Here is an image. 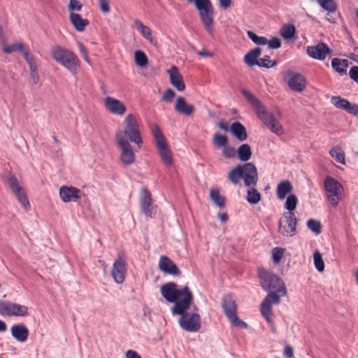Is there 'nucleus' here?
<instances>
[{"mask_svg": "<svg viewBox=\"0 0 358 358\" xmlns=\"http://www.w3.org/2000/svg\"><path fill=\"white\" fill-rule=\"evenodd\" d=\"M152 134L155 140L156 146L159 150L162 162L166 166H171L173 164L171 152L161 129L157 125L155 124L152 127Z\"/></svg>", "mask_w": 358, "mask_h": 358, "instance_id": "8", "label": "nucleus"}, {"mask_svg": "<svg viewBox=\"0 0 358 358\" xmlns=\"http://www.w3.org/2000/svg\"><path fill=\"white\" fill-rule=\"evenodd\" d=\"M175 96H176V94H175L174 91L171 89H168L164 92L162 99L164 101L169 102V101H172V99L174 98Z\"/></svg>", "mask_w": 358, "mask_h": 358, "instance_id": "51", "label": "nucleus"}, {"mask_svg": "<svg viewBox=\"0 0 358 358\" xmlns=\"http://www.w3.org/2000/svg\"><path fill=\"white\" fill-rule=\"evenodd\" d=\"M266 44L270 49H278L281 47V41L277 37H272L270 40H268Z\"/></svg>", "mask_w": 358, "mask_h": 358, "instance_id": "47", "label": "nucleus"}, {"mask_svg": "<svg viewBox=\"0 0 358 358\" xmlns=\"http://www.w3.org/2000/svg\"><path fill=\"white\" fill-rule=\"evenodd\" d=\"M217 126L220 129L224 131H227L229 130V124L225 121L218 122Z\"/></svg>", "mask_w": 358, "mask_h": 358, "instance_id": "58", "label": "nucleus"}, {"mask_svg": "<svg viewBox=\"0 0 358 358\" xmlns=\"http://www.w3.org/2000/svg\"><path fill=\"white\" fill-rule=\"evenodd\" d=\"M296 218L293 212H285L279 221V232L285 236H292L296 234Z\"/></svg>", "mask_w": 358, "mask_h": 358, "instance_id": "13", "label": "nucleus"}, {"mask_svg": "<svg viewBox=\"0 0 358 358\" xmlns=\"http://www.w3.org/2000/svg\"><path fill=\"white\" fill-rule=\"evenodd\" d=\"M277 62L275 60H271L270 57L268 55L264 56V57L259 59L258 66L264 68H271L275 66Z\"/></svg>", "mask_w": 358, "mask_h": 358, "instance_id": "42", "label": "nucleus"}, {"mask_svg": "<svg viewBox=\"0 0 358 358\" xmlns=\"http://www.w3.org/2000/svg\"><path fill=\"white\" fill-rule=\"evenodd\" d=\"M319 6L327 12L326 20L331 23H335L336 19L333 17V15L336 13L338 6L334 0H317Z\"/></svg>", "mask_w": 358, "mask_h": 358, "instance_id": "22", "label": "nucleus"}, {"mask_svg": "<svg viewBox=\"0 0 358 358\" xmlns=\"http://www.w3.org/2000/svg\"><path fill=\"white\" fill-rule=\"evenodd\" d=\"M70 21L78 31H83L89 24L87 19H83L80 15L75 13L70 14Z\"/></svg>", "mask_w": 358, "mask_h": 358, "instance_id": "30", "label": "nucleus"}, {"mask_svg": "<svg viewBox=\"0 0 358 358\" xmlns=\"http://www.w3.org/2000/svg\"><path fill=\"white\" fill-rule=\"evenodd\" d=\"M297 202L298 199L295 195H289L285 203V208L288 210L287 212H293L296 207Z\"/></svg>", "mask_w": 358, "mask_h": 358, "instance_id": "41", "label": "nucleus"}, {"mask_svg": "<svg viewBox=\"0 0 358 358\" xmlns=\"http://www.w3.org/2000/svg\"><path fill=\"white\" fill-rule=\"evenodd\" d=\"M0 315L8 317H26L29 315L27 306L9 301H0Z\"/></svg>", "mask_w": 358, "mask_h": 358, "instance_id": "12", "label": "nucleus"}, {"mask_svg": "<svg viewBox=\"0 0 358 358\" xmlns=\"http://www.w3.org/2000/svg\"><path fill=\"white\" fill-rule=\"evenodd\" d=\"M126 357L127 358H141L140 357V355H138V354L136 352L131 350H129L126 352Z\"/></svg>", "mask_w": 358, "mask_h": 358, "instance_id": "57", "label": "nucleus"}, {"mask_svg": "<svg viewBox=\"0 0 358 358\" xmlns=\"http://www.w3.org/2000/svg\"><path fill=\"white\" fill-rule=\"evenodd\" d=\"M210 197L212 201L220 208H223L225 206V199L220 194L217 189H212L210 192Z\"/></svg>", "mask_w": 358, "mask_h": 358, "instance_id": "37", "label": "nucleus"}, {"mask_svg": "<svg viewBox=\"0 0 358 358\" xmlns=\"http://www.w3.org/2000/svg\"><path fill=\"white\" fill-rule=\"evenodd\" d=\"M3 44V52L6 54H10L12 52L20 51L24 56V52L29 51L24 45L21 42L15 43L10 45H6L5 42H2Z\"/></svg>", "mask_w": 358, "mask_h": 358, "instance_id": "32", "label": "nucleus"}, {"mask_svg": "<svg viewBox=\"0 0 358 358\" xmlns=\"http://www.w3.org/2000/svg\"><path fill=\"white\" fill-rule=\"evenodd\" d=\"M80 190L74 187L62 186L59 188V196L65 202L76 201L80 198Z\"/></svg>", "mask_w": 358, "mask_h": 358, "instance_id": "21", "label": "nucleus"}, {"mask_svg": "<svg viewBox=\"0 0 358 358\" xmlns=\"http://www.w3.org/2000/svg\"><path fill=\"white\" fill-rule=\"evenodd\" d=\"M247 34L248 38L257 45H264L268 43V39L265 36H259L252 31H248Z\"/></svg>", "mask_w": 358, "mask_h": 358, "instance_id": "40", "label": "nucleus"}, {"mask_svg": "<svg viewBox=\"0 0 358 358\" xmlns=\"http://www.w3.org/2000/svg\"><path fill=\"white\" fill-rule=\"evenodd\" d=\"M251 189L248 190L247 201L252 204L257 203L261 199L260 193L255 189V187H250Z\"/></svg>", "mask_w": 358, "mask_h": 358, "instance_id": "38", "label": "nucleus"}, {"mask_svg": "<svg viewBox=\"0 0 358 358\" xmlns=\"http://www.w3.org/2000/svg\"><path fill=\"white\" fill-rule=\"evenodd\" d=\"M349 62L345 59L334 58L331 60V67L339 75L344 76L347 74V68L348 67Z\"/></svg>", "mask_w": 358, "mask_h": 358, "instance_id": "27", "label": "nucleus"}, {"mask_svg": "<svg viewBox=\"0 0 358 358\" xmlns=\"http://www.w3.org/2000/svg\"><path fill=\"white\" fill-rule=\"evenodd\" d=\"M78 48L80 53L81 54L82 57H83L84 60L87 62L88 64L90 63V59L88 56V51L85 46L81 42L78 43Z\"/></svg>", "mask_w": 358, "mask_h": 358, "instance_id": "48", "label": "nucleus"}, {"mask_svg": "<svg viewBox=\"0 0 358 358\" xmlns=\"http://www.w3.org/2000/svg\"><path fill=\"white\" fill-rule=\"evenodd\" d=\"M222 308L225 315L233 325L241 328L247 327V324L239 320L237 316L236 303L231 295L228 294L223 296L222 299Z\"/></svg>", "mask_w": 358, "mask_h": 358, "instance_id": "10", "label": "nucleus"}, {"mask_svg": "<svg viewBox=\"0 0 358 358\" xmlns=\"http://www.w3.org/2000/svg\"><path fill=\"white\" fill-rule=\"evenodd\" d=\"M350 78L358 85V66H352L349 71Z\"/></svg>", "mask_w": 358, "mask_h": 358, "instance_id": "53", "label": "nucleus"}, {"mask_svg": "<svg viewBox=\"0 0 358 358\" xmlns=\"http://www.w3.org/2000/svg\"><path fill=\"white\" fill-rule=\"evenodd\" d=\"M285 249L282 248H274L272 250V259L275 264H279L283 257Z\"/></svg>", "mask_w": 358, "mask_h": 358, "instance_id": "44", "label": "nucleus"}, {"mask_svg": "<svg viewBox=\"0 0 358 358\" xmlns=\"http://www.w3.org/2000/svg\"><path fill=\"white\" fill-rule=\"evenodd\" d=\"M7 182L19 202H20L25 210H29L30 208V204L27 196L24 189L20 186L17 178L14 176H10L8 178Z\"/></svg>", "mask_w": 358, "mask_h": 358, "instance_id": "16", "label": "nucleus"}, {"mask_svg": "<svg viewBox=\"0 0 358 358\" xmlns=\"http://www.w3.org/2000/svg\"><path fill=\"white\" fill-rule=\"evenodd\" d=\"M134 60L137 66L143 67L148 63L146 55L141 50H137L134 52Z\"/></svg>", "mask_w": 358, "mask_h": 358, "instance_id": "39", "label": "nucleus"}, {"mask_svg": "<svg viewBox=\"0 0 358 358\" xmlns=\"http://www.w3.org/2000/svg\"><path fill=\"white\" fill-rule=\"evenodd\" d=\"M213 143L217 147H225L228 143V139L224 135L215 134L213 138Z\"/></svg>", "mask_w": 358, "mask_h": 358, "instance_id": "43", "label": "nucleus"}, {"mask_svg": "<svg viewBox=\"0 0 358 358\" xmlns=\"http://www.w3.org/2000/svg\"><path fill=\"white\" fill-rule=\"evenodd\" d=\"M241 94L255 109L258 117L272 132L278 136H280L283 134V129L280 123L275 118L271 113L267 110L266 108L252 92L243 89L241 90Z\"/></svg>", "mask_w": 358, "mask_h": 358, "instance_id": "3", "label": "nucleus"}, {"mask_svg": "<svg viewBox=\"0 0 358 358\" xmlns=\"http://www.w3.org/2000/svg\"><path fill=\"white\" fill-rule=\"evenodd\" d=\"M308 228L313 231V219H310L307 222Z\"/></svg>", "mask_w": 358, "mask_h": 358, "instance_id": "64", "label": "nucleus"}, {"mask_svg": "<svg viewBox=\"0 0 358 358\" xmlns=\"http://www.w3.org/2000/svg\"><path fill=\"white\" fill-rule=\"evenodd\" d=\"M174 109L178 113L187 116L191 115L195 110V107L186 102L185 98L179 96L177 98Z\"/></svg>", "mask_w": 358, "mask_h": 358, "instance_id": "25", "label": "nucleus"}, {"mask_svg": "<svg viewBox=\"0 0 358 358\" xmlns=\"http://www.w3.org/2000/svg\"><path fill=\"white\" fill-rule=\"evenodd\" d=\"M127 273V261L123 255H119L114 261L111 269V275L117 284H122Z\"/></svg>", "mask_w": 358, "mask_h": 358, "instance_id": "15", "label": "nucleus"}, {"mask_svg": "<svg viewBox=\"0 0 358 358\" xmlns=\"http://www.w3.org/2000/svg\"><path fill=\"white\" fill-rule=\"evenodd\" d=\"M227 178L234 185L238 184L242 178L245 186L256 187L258 182V172L253 164L246 163L231 169L228 173Z\"/></svg>", "mask_w": 358, "mask_h": 358, "instance_id": "4", "label": "nucleus"}, {"mask_svg": "<svg viewBox=\"0 0 358 358\" xmlns=\"http://www.w3.org/2000/svg\"><path fill=\"white\" fill-rule=\"evenodd\" d=\"M30 76H31V78L32 79V81L34 84H37L39 82V76L38 73V71H31Z\"/></svg>", "mask_w": 358, "mask_h": 358, "instance_id": "56", "label": "nucleus"}, {"mask_svg": "<svg viewBox=\"0 0 358 358\" xmlns=\"http://www.w3.org/2000/svg\"><path fill=\"white\" fill-rule=\"evenodd\" d=\"M99 8L103 13H108L110 12V0H98Z\"/></svg>", "mask_w": 358, "mask_h": 358, "instance_id": "49", "label": "nucleus"}, {"mask_svg": "<svg viewBox=\"0 0 358 358\" xmlns=\"http://www.w3.org/2000/svg\"><path fill=\"white\" fill-rule=\"evenodd\" d=\"M295 32V27L289 24H284L280 29V34L286 40L292 38Z\"/></svg>", "mask_w": 358, "mask_h": 358, "instance_id": "36", "label": "nucleus"}, {"mask_svg": "<svg viewBox=\"0 0 358 358\" xmlns=\"http://www.w3.org/2000/svg\"><path fill=\"white\" fill-rule=\"evenodd\" d=\"M7 329L6 324L0 320V332H4Z\"/></svg>", "mask_w": 358, "mask_h": 358, "instance_id": "61", "label": "nucleus"}, {"mask_svg": "<svg viewBox=\"0 0 358 358\" xmlns=\"http://www.w3.org/2000/svg\"><path fill=\"white\" fill-rule=\"evenodd\" d=\"M12 336L20 343L25 342L29 336L28 329L22 324H14L10 328Z\"/></svg>", "mask_w": 358, "mask_h": 358, "instance_id": "24", "label": "nucleus"}, {"mask_svg": "<svg viewBox=\"0 0 358 358\" xmlns=\"http://www.w3.org/2000/svg\"><path fill=\"white\" fill-rule=\"evenodd\" d=\"M24 58L29 65L30 72L38 71V67L34 61V59L29 51H26L24 52Z\"/></svg>", "mask_w": 358, "mask_h": 358, "instance_id": "45", "label": "nucleus"}, {"mask_svg": "<svg viewBox=\"0 0 358 358\" xmlns=\"http://www.w3.org/2000/svg\"><path fill=\"white\" fill-rule=\"evenodd\" d=\"M262 53V50L259 48H256L248 52L244 57V62L249 66L254 65L258 66V57Z\"/></svg>", "mask_w": 358, "mask_h": 358, "instance_id": "31", "label": "nucleus"}, {"mask_svg": "<svg viewBox=\"0 0 358 358\" xmlns=\"http://www.w3.org/2000/svg\"><path fill=\"white\" fill-rule=\"evenodd\" d=\"M308 55L313 58V46H308L307 48Z\"/></svg>", "mask_w": 358, "mask_h": 358, "instance_id": "63", "label": "nucleus"}, {"mask_svg": "<svg viewBox=\"0 0 358 358\" xmlns=\"http://www.w3.org/2000/svg\"><path fill=\"white\" fill-rule=\"evenodd\" d=\"M315 268L320 272L324 270V263L318 251H315Z\"/></svg>", "mask_w": 358, "mask_h": 358, "instance_id": "46", "label": "nucleus"}, {"mask_svg": "<svg viewBox=\"0 0 358 358\" xmlns=\"http://www.w3.org/2000/svg\"><path fill=\"white\" fill-rule=\"evenodd\" d=\"M218 216L222 222H226L228 220V215L227 213L219 214Z\"/></svg>", "mask_w": 358, "mask_h": 358, "instance_id": "62", "label": "nucleus"}, {"mask_svg": "<svg viewBox=\"0 0 358 358\" xmlns=\"http://www.w3.org/2000/svg\"><path fill=\"white\" fill-rule=\"evenodd\" d=\"M158 266L160 271L169 275L178 276L181 273L176 264L166 256L160 257Z\"/></svg>", "mask_w": 358, "mask_h": 358, "instance_id": "20", "label": "nucleus"}, {"mask_svg": "<svg viewBox=\"0 0 358 358\" xmlns=\"http://www.w3.org/2000/svg\"><path fill=\"white\" fill-rule=\"evenodd\" d=\"M324 188L328 202L336 207L343 198V187L341 184L334 178L327 176L324 180Z\"/></svg>", "mask_w": 358, "mask_h": 358, "instance_id": "9", "label": "nucleus"}, {"mask_svg": "<svg viewBox=\"0 0 358 358\" xmlns=\"http://www.w3.org/2000/svg\"><path fill=\"white\" fill-rule=\"evenodd\" d=\"M104 105L110 113L120 116L124 115L127 110L122 101L111 96L105 98Z\"/></svg>", "mask_w": 358, "mask_h": 358, "instance_id": "19", "label": "nucleus"}, {"mask_svg": "<svg viewBox=\"0 0 358 358\" xmlns=\"http://www.w3.org/2000/svg\"><path fill=\"white\" fill-rule=\"evenodd\" d=\"M220 6L223 9L229 8L231 5V0H218Z\"/></svg>", "mask_w": 358, "mask_h": 358, "instance_id": "55", "label": "nucleus"}, {"mask_svg": "<svg viewBox=\"0 0 358 358\" xmlns=\"http://www.w3.org/2000/svg\"><path fill=\"white\" fill-rule=\"evenodd\" d=\"M230 130L236 138L240 141H243L247 139L248 135L245 127L238 122H235L231 124Z\"/></svg>", "mask_w": 358, "mask_h": 358, "instance_id": "28", "label": "nucleus"}, {"mask_svg": "<svg viewBox=\"0 0 358 358\" xmlns=\"http://www.w3.org/2000/svg\"><path fill=\"white\" fill-rule=\"evenodd\" d=\"M331 103L336 108L343 110L354 116L358 117V105L356 103H352L340 96H332Z\"/></svg>", "mask_w": 358, "mask_h": 358, "instance_id": "17", "label": "nucleus"}, {"mask_svg": "<svg viewBox=\"0 0 358 358\" xmlns=\"http://www.w3.org/2000/svg\"><path fill=\"white\" fill-rule=\"evenodd\" d=\"M52 58L58 64L66 68L71 74L76 75L80 66L78 56L71 50L61 47L55 46L51 50Z\"/></svg>", "mask_w": 358, "mask_h": 358, "instance_id": "5", "label": "nucleus"}, {"mask_svg": "<svg viewBox=\"0 0 358 358\" xmlns=\"http://www.w3.org/2000/svg\"><path fill=\"white\" fill-rule=\"evenodd\" d=\"M162 296L170 303H174L171 309L173 315H180V327L189 332H196L201 328V317L197 313H186L193 301V294L187 286L178 288L173 282H167L160 288Z\"/></svg>", "mask_w": 358, "mask_h": 358, "instance_id": "1", "label": "nucleus"}, {"mask_svg": "<svg viewBox=\"0 0 358 358\" xmlns=\"http://www.w3.org/2000/svg\"><path fill=\"white\" fill-rule=\"evenodd\" d=\"M137 30L141 34V35L150 41V43L154 44V39L152 36L151 29L144 25L140 20H137L135 21Z\"/></svg>", "mask_w": 358, "mask_h": 358, "instance_id": "33", "label": "nucleus"}, {"mask_svg": "<svg viewBox=\"0 0 358 358\" xmlns=\"http://www.w3.org/2000/svg\"><path fill=\"white\" fill-rule=\"evenodd\" d=\"M222 154L226 158H233L235 156L236 151L232 147L225 146L223 148Z\"/></svg>", "mask_w": 358, "mask_h": 358, "instance_id": "50", "label": "nucleus"}, {"mask_svg": "<svg viewBox=\"0 0 358 358\" xmlns=\"http://www.w3.org/2000/svg\"><path fill=\"white\" fill-rule=\"evenodd\" d=\"M322 231V224L319 221L315 220V234H320Z\"/></svg>", "mask_w": 358, "mask_h": 358, "instance_id": "59", "label": "nucleus"}, {"mask_svg": "<svg viewBox=\"0 0 358 358\" xmlns=\"http://www.w3.org/2000/svg\"><path fill=\"white\" fill-rule=\"evenodd\" d=\"M284 80L289 87L294 92H301L306 88V78L299 73L289 70L285 73Z\"/></svg>", "mask_w": 358, "mask_h": 358, "instance_id": "14", "label": "nucleus"}, {"mask_svg": "<svg viewBox=\"0 0 358 358\" xmlns=\"http://www.w3.org/2000/svg\"><path fill=\"white\" fill-rule=\"evenodd\" d=\"M258 276L262 289L268 292L261 304V313L267 322L271 321L272 303L278 304L280 298L287 294L283 281L273 272L264 268L258 269Z\"/></svg>", "mask_w": 358, "mask_h": 358, "instance_id": "2", "label": "nucleus"}, {"mask_svg": "<svg viewBox=\"0 0 358 358\" xmlns=\"http://www.w3.org/2000/svg\"><path fill=\"white\" fill-rule=\"evenodd\" d=\"M198 55L202 57H210L213 56V54L206 50H201L198 52Z\"/></svg>", "mask_w": 358, "mask_h": 358, "instance_id": "60", "label": "nucleus"}, {"mask_svg": "<svg viewBox=\"0 0 358 358\" xmlns=\"http://www.w3.org/2000/svg\"><path fill=\"white\" fill-rule=\"evenodd\" d=\"M124 129L116 134H121L123 138H129L131 142L136 143L140 149L143 144V139L140 133L137 116L132 113L128 114L122 122Z\"/></svg>", "mask_w": 358, "mask_h": 358, "instance_id": "7", "label": "nucleus"}, {"mask_svg": "<svg viewBox=\"0 0 358 358\" xmlns=\"http://www.w3.org/2000/svg\"><path fill=\"white\" fill-rule=\"evenodd\" d=\"M194 3L198 10L199 17L205 30L210 34H213L214 8L210 0H187Z\"/></svg>", "mask_w": 358, "mask_h": 358, "instance_id": "6", "label": "nucleus"}, {"mask_svg": "<svg viewBox=\"0 0 358 358\" xmlns=\"http://www.w3.org/2000/svg\"><path fill=\"white\" fill-rule=\"evenodd\" d=\"M82 3L78 0H70L69 9L70 10H80L82 8Z\"/></svg>", "mask_w": 358, "mask_h": 358, "instance_id": "52", "label": "nucleus"}, {"mask_svg": "<svg viewBox=\"0 0 358 358\" xmlns=\"http://www.w3.org/2000/svg\"><path fill=\"white\" fill-rule=\"evenodd\" d=\"M115 139L120 150V162L124 165H131L135 161V154L129 141L121 134H116Z\"/></svg>", "mask_w": 358, "mask_h": 358, "instance_id": "11", "label": "nucleus"}, {"mask_svg": "<svg viewBox=\"0 0 358 358\" xmlns=\"http://www.w3.org/2000/svg\"><path fill=\"white\" fill-rule=\"evenodd\" d=\"M284 356L287 358H292L294 357L293 349L291 346H285L284 350Z\"/></svg>", "mask_w": 358, "mask_h": 358, "instance_id": "54", "label": "nucleus"}, {"mask_svg": "<svg viewBox=\"0 0 358 358\" xmlns=\"http://www.w3.org/2000/svg\"><path fill=\"white\" fill-rule=\"evenodd\" d=\"M331 157L338 163L345 164V155L340 146H335L329 150Z\"/></svg>", "mask_w": 358, "mask_h": 358, "instance_id": "34", "label": "nucleus"}, {"mask_svg": "<svg viewBox=\"0 0 358 358\" xmlns=\"http://www.w3.org/2000/svg\"><path fill=\"white\" fill-rule=\"evenodd\" d=\"M238 158L241 161L247 162L252 155L251 148L248 144L241 145L237 150Z\"/></svg>", "mask_w": 358, "mask_h": 358, "instance_id": "35", "label": "nucleus"}, {"mask_svg": "<svg viewBox=\"0 0 358 358\" xmlns=\"http://www.w3.org/2000/svg\"><path fill=\"white\" fill-rule=\"evenodd\" d=\"M140 206L141 212L144 213L147 217H153V215L155 214V208L152 205L151 193L145 188L143 189L141 191Z\"/></svg>", "mask_w": 358, "mask_h": 358, "instance_id": "18", "label": "nucleus"}, {"mask_svg": "<svg viewBox=\"0 0 358 358\" xmlns=\"http://www.w3.org/2000/svg\"><path fill=\"white\" fill-rule=\"evenodd\" d=\"M332 55V50L324 43L319 42L315 45V59L324 61Z\"/></svg>", "mask_w": 358, "mask_h": 358, "instance_id": "26", "label": "nucleus"}, {"mask_svg": "<svg viewBox=\"0 0 358 358\" xmlns=\"http://www.w3.org/2000/svg\"><path fill=\"white\" fill-rule=\"evenodd\" d=\"M293 190L292 183L288 180H283L280 182L277 186V196L279 199H284L287 194L291 193Z\"/></svg>", "mask_w": 358, "mask_h": 358, "instance_id": "29", "label": "nucleus"}, {"mask_svg": "<svg viewBox=\"0 0 358 358\" xmlns=\"http://www.w3.org/2000/svg\"><path fill=\"white\" fill-rule=\"evenodd\" d=\"M167 73L169 75L171 85L178 91H183L185 89V85L178 68L176 66H173L167 70Z\"/></svg>", "mask_w": 358, "mask_h": 358, "instance_id": "23", "label": "nucleus"}]
</instances>
